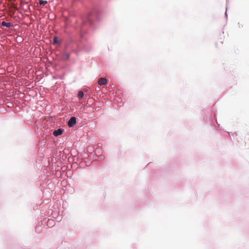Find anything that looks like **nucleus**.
<instances>
[{
	"label": "nucleus",
	"instance_id": "nucleus-1",
	"mask_svg": "<svg viewBox=\"0 0 249 249\" xmlns=\"http://www.w3.org/2000/svg\"><path fill=\"white\" fill-rule=\"evenodd\" d=\"M76 123V118L75 117H72L68 122V125L71 127L73 126Z\"/></svg>",
	"mask_w": 249,
	"mask_h": 249
},
{
	"label": "nucleus",
	"instance_id": "nucleus-2",
	"mask_svg": "<svg viewBox=\"0 0 249 249\" xmlns=\"http://www.w3.org/2000/svg\"><path fill=\"white\" fill-rule=\"evenodd\" d=\"M98 84L100 86L105 85L107 84V80L105 78H100L98 79Z\"/></svg>",
	"mask_w": 249,
	"mask_h": 249
},
{
	"label": "nucleus",
	"instance_id": "nucleus-3",
	"mask_svg": "<svg viewBox=\"0 0 249 249\" xmlns=\"http://www.w3.org/2000/svg\"><path fill=\"white\" fill-rule=\"evenodd\" d=\"M1 25L2 26H5V27H8V28L12 27L14 26L13 23H12L11 22H7L4 21H3L1 23Z\"/></svg>",
	"mask_w": 249,
	"mask_h": 249
},
{
	"label": "nucleus",
	"instance_id": "nucleus-4",
	"mask_svg": "<svg viewBox=\"0 0 249 249\" xmlns=\"http://www.w3.org/2000/svg\"><path fill=\"white\" fill-rule=\"evenodd\" d=\"M62 129H58L57 130H55L53 131V134L54 136H58L61 135L63 133Z\"/></svg>",
	"mask_w": 249,
	"mask_h": 249
},
{
	"label": "nucleus",
	"instance_id": "nucleus-5",
	"mask_svg": "<svg viewBox=\"0 0 249 249\" xmlns=\"http://www.w3.org/2000/svg\"><path fill=\"white\" fill-rule=\"evenodd\" d=\"M70 57V54L68 53H65L62 54V59L64 60H67L69 59Z\"/></svg>",
	"mask_w": 249,
	"mask_h": 249
},
{
	"label": "nucleus",
	"instance_id": "nucleus-6",
	"mask_svg": "<svg viewBox=\"0 0 249 249\" xmlns=\"http://www.w3.org/2000/svg\"><path fill=\"white\" fill-rule=\"evenodd\" d=\"M78 96L79 98H82L84 96V93L82 91H80L79 92H78Z\"/></svg>",
	"mask_w": 249,
	"mask_h": 249
},
{
	"label": "nucleus",
	"instance_id": "nucleus-7",
	"mask_svg": "<svg viewBox=\"0 0 249 249\" xmlns=\"http://www.w3.org/2000/svg\"><path fill=\"white\" fill-rule=\"evenodd\" d=\"M47 1L45 0V1H42V0H41L40 2H39V4L40 5H45L46 4H47Z\"/></svg>",
	"mask_w": 249,
	"mask_h": 249
},
{
	"label": "nucleus",
	"instance_id": "nucleus-8",
	"mask_svg": "<svg viewBox=\"0 0 249 249\" xmlns=\"http://www.w3.org/2000/svg\"><path fill=\"white\" fill-rule=\"evenodd\" d=\"M53 43H57V38L56 37H54V38H53Z\"/></svg>",
	"mask_w": 249,
	"mask_h": 249
},
{
	"label": "nucleus",
	"instance_id": "nucleus-9",
	"mask_svg": "<svg viewBox=\"0 0 249 249\" xmlns=\"http://www.w3.org/2000/svg\"><path fill=\"white\" fill-rule=\"evenodd\" d=\"M104 158V156L103 155H100L98 156V158L100 159H102Z\"/></svg>",
	"mask_w": 249,
	"mask_h": 249
}]
</instances>
